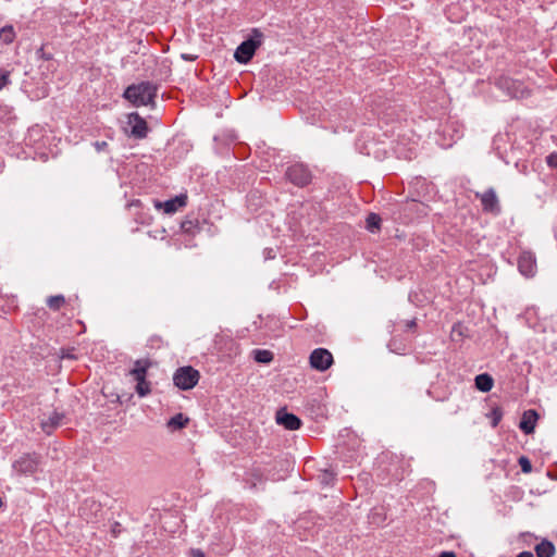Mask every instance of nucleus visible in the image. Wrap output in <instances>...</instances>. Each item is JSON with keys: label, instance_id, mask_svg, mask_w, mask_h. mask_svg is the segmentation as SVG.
<instances>
[{"label": "nucleus", "instance_id": "f257e3e1", "mask_svg": "<svg viewBox=\"0 0 557 557\" xmlns=\"http://www.w3.org/2000/svg\"><path fill=\"white\" fill-rule=\"evenodd\" d=\"M157 97V87L149 82L128 86L124 91V98L134 106H153Z\"/></svg>", "mask_w": 557, "mask_h": 557}, {"label": "nucleus", "instance_id": "f03ea898", "mask_svg": "<svg viewBox=\"0 0 557 557\" xmlns=\"http://www.w3.org/2000/svg\"><path fill=\"white\" fill-rule=\"evenodd\" d=\"M199 372L190 366L178 368L173 375V382L176 387L183 391L191 389L199 381Z\"/></svg>", "mask_w": 557, "mask_h": 557}, {"label": "nucleus", "instance_id": "7ed1b4c3", "mask_svg": "<svg viewBox=\"0 0 557 557\" xmlns=\"http://www.w3.org/2000/svg\"><path fill=\"white\" fill-rule=\"evenodd\" d=\"M262 45V37H248L235 50L234 58L238 63H248Z\"/></svg>", "mask_w": 557, "mask_h": 557}, {"label": "nucleus", "instance_id": "20e7f679", "mask_svg": "<svg viewBox=\"0 0 557 557\" xmlns=\"http://www.w3.org/2000/svg\"><path fill=\"white\" fill-rule=\"evenodd\" d=\"M287 178L297 186H306L311 182V173L309 169L300 163L290 165L286 171Z\"/></svg>", "mask_w": 557, "mask_h": 557}, {"label": "nucleus", "instance_id": "39448f33", "mask_svg": "<svg viewBox=\"0 0 557 557\" xmlns=\"http://www.w3.org/2000/svg\"><path fill=\"white\" fill-rule=\"evenodd\" d=\"M127 125L129 127L128 135L136 139H143L148 134L147 122L137 112L127 115Z\"/></svg>", "mask_w": 557, "mask_h": 557}, {"label": "nucleus", "instance_id": "423d86ee", "mask_svg": "<svg viewBox=\"0 0 557 557\" xmlns=\"http://www.w3.org/2000/svg\"><path fill=\"white\" fill-rule=\"evenodd\" d=\"M309 359L311 367L319 371H325L333 363L332 354L324 348L314 349Z\"/></svg>", "mask_w": 557, "mask_h": 557}, {"label": "nucleus", "instance_id": "0eeeda50", "mask_svg": "<svg viewBox=\"0 0 557 557\" xmlns=\"http://www.w3.org/2000/svg\"><path fill=\"white\" fill-rule=\"evenodd\" d=\"M476 197L481 200L483 211L493 214H498L500 212L499 201L493 188H490L482 194L476 193Z\"/></svg>", "mask_w": 557, "mask_h": 557}, {"label": "nucleus", "instance_id": "6e6552de", "mask_svg": "<svg viewBox=\"0 0 557 557\" xmlns=\"http://www.w3.org/2000/svg\"><path fill=\"white\" fill-rule=\"evenodd\" d=\"M518 269L527 277H532L536 273V259L531 251H523L518 259Z\"/></svg>", "mask_w": 557, "mask_h": 557}, {"label": "nucleus", "instance_id": "1a4fd4ad", "mask_svg": "<svg viewBox=\"0 0 557 557\" xmlns=\"http://www.w3.org/2000/svg\"><path fill=\"white\" fill-rule=\"evenodd\" d=\"M275 421L277 424L289 431H296L301 426V420L296 414L288 412L286 409H280L276 411Z\"/></svg>", "mask_w": 557, "mask_h": 557}, {"label": "nucleus", "instance_id": "9d476101", "mask_svg": "<svg viewBox=\"0 0 557 557\" xmlns=\"http://www.w3.org/2000/svg\"><path fill=\"white\" fill-rule=\"evenodd\" d=\"M38 460L35 456L24 455L13 463V469L21 474H32L37 470Z\"/></svg>", "mask_w": 557, "mask_h": 557}, {"label": "nucleus", "instance_id": "9b49d317", "mask_svg": "<svg viewBox=\"0 0 557 557\" xmlns=\"http://www.w3.org/2000/svg\"><path fill=\"white\" fill-rule=\"evenodd\" d=\"M497 85L512 98H523L528 94L521 83L510 78H500Z\"/></svg>", "mask_w": 557, "mask_h": 557}, {"label": "nucleus", "instance_id": "f8f14e48", "mask_svg": "<svg viewBox=\"0 0 557 557\" xmlns=\"http://www.w3.org/2000/svg\"><path fill=\"white\" fill-rule=\"evenodd\" d=\"M65 414L63 412L52 411L48 417L41 419L40 428L47 435H50L63 424Z\"/></svg>", "mask_w": 557, "mask_h": 557}, {"label": "nucleus", "instance_id": "ddd939ff", "mask_svg": "<svg viewBox=\"0 0 557 557\" xmlns=\"http://www.w3.org/2000/svg\"><path fill=\"white\" fill-rule=\"evenodd\" d=\"M187 203V195L181 194L175 196L172 199L164 201L163 203L158 202L156 205L157 208H163L165 213L172 214L175 213L178 209L185 207Z\"/></svg>", "mask_w": 557, "mask_h": 557}, {"label": "nucleus", "instance_id": "4468645a", "mask_svg": "<svg viewBox=\"0 0 557 557\" xmlns=\"http://www.w3.org/2000/svg\"><path fill=\"white\" fill-rule=\"evenodd\" d=\"M536 420H537L536 411L528 410L523 413L519 426L525 434H531L534 432Z\"/></svg>", "mask_w": 557, "mask_h": 557}, {"label": "nucleus", "instance_id": "2eb2a0df", "mask_svg": "<svg viewBox=\"0 0 557 557\" xmlns=\"http://www.w3.org/2000/svg\"><path fill=\"white\" fill-rule=\"evenodd\" d=\"M474 382L475 387L483 393L490 392L494 385L493 377L487 373L476 375Z\"/></svg>", "mask_w": 557, "mask_h": 557}, {"label": "nucleus", "instance_id": "dca6fc26", "mask_svg": "<svg viewBox=\"0 0 557 557\" xmlns=\"http://www.w3.org/2000/svg\"><path fill=\"white\" fill-rule=\"evenodd\" d=\"M555 546L549 541H542L535 546V553L537 557H553L555 555Z\"/></svg>", "mask_w": 557, "mask_h": 557}, {"label": "nucleus", "instance_id": "f3484780", "mask_svg": "<svg viewBox=\"0 0 557 557\" xmlns=\"http://www.w3.org/2000/svg\"><path fill=\"white\" fill-rule=\"evenodd\" d=\"M187 423L188 418L185 417L183 413H177L168 421L166 426L171 431H177L183 429Z\"/></svg>", "mask_w": 557, "mask_h": 557}, {"label": "nucleus", "instance_id": "a211bd4d", "mask_svg": "<svg viewBox=\"0 0 557 557\" xmlns=\"http://www.w3.org/2000/svg\"><path fill=\"white\" fill-rule=\"evenodd\" d=\"M148 363L146 361L137 360L135 367L132 369L131 374L134 380L145 379L147 375Z\"/></svg>", "mask_w": 557, "mask_h": 557}, {"label": "nucleus", "instance_id": "6ab92c4d", "mask_svg": "<svg viewBox=\"0 0 557 557\" xmlns=\"http://www.w3.org/2000/svg\"><path fill=\"white\" fill-rule=\"evenodd\" d=\"M252 354L255 360L260 363H269L273 359V354L267 349H255Z\"/></svg>", "mask_w": 557, "mask_h": 557}, {"label": "nucleus", "instance_id": "aec40b11", "mask_svg": "<svg viewBox=\"0 0 557 557\" xmlns=\"http://www.w3.org/2000/svg\"><path fill=\"white\" fill-rule=\"evenodd\" d=\"M65 304V298L63 295H54L47 298V306L53 310H60Z\"/></svg>", "mask_w": 557, "mask_h": 557}, {"label": "nucleus", "instance_id": "412c9836", "mask_svg": "<svg viewBox=\"0 0 557 557\" xmlns=\"http://www.w3.org/2000/svg\"><path fill=\"white\" fill-rule=\"evenodd\" d=\"M366 222H367V230L374 233L375 231H377L380 228L381 218H380V215H377L375 213H370L367 216Z\"/></svg>", "mask_w": 557, "mask_h": 557}, {"label": "nucleus", "instance_id": "4be33fe9", "mask_svg": "<svg viewBox=\"0 0 557 557\" xmlns=\"http://www.w3.org/2000/svg\"><path fill=\"white\" fill-rule=\"evenodd\" d=\"M137 382L136 384V393L144 397L150 393V383L145 379H138L135 380Z\"/></svg>", "mask_w": 557, "mask_h": 557}, {"label": "nucleus", "instance_id": "5701e85b", "mask_svg": "<svg viewBox=\"0 0 557 557\" xmlns=\"http://www.w3.org/2000/svg\"><path fill=\"white\" fill-rule=\"evenodd\" d=\"M518 463L521 467L522 472L530 473L532 471V465L528 457L521 456Z\"/></svg>", "mask_w": 557, "mask_h": 557}, {"label": "nucleus", "instance_id": "b1692460", "mask_svg": "<svg viewBox=\"0 0 557 557\" xmlns=\"http://www.w3.org/2000/svg\"><path fill=\"white\" fill-rule=\"evenodd\" d=\"M546 163L548 166L556 169L557 168V152H553L547 156Z\"/></svg>", "mask_w": 557, "mask_h": 557}, {"label": "nucleus", "instance_id": "393cba45", "mask_svg": "<svg viewBox=\"0 0 557 557\" xmlns=\"http://www.w3.org/2000/svg\"><path fill=\"white\" fill-rule=\"evenodd\" d=\"M333 480H334V474L330 471H325L321 476L322 483H325V484H330Z\"/></svg>", "mask_w": 557, "mask_h": 557}, {"label": "nucleus", "instance_id": "a878e982", "mask_svg": "<svg viewBox=\"0 0 557 557\" xmlns=\"http://www.w3.org/2000/svg\"><path fill=\"white\" fill-rule=\"evenodd\" d=\"M107 147H108L107 141H96V143H95V148H96V150H97V151H102V150H104Z\"/></svg>", "mask_w": 557, "mask_h": 557}, {"label": "nucleus", "instance_id": "bb28decb", "mask_svg": "<svg viewBox=\"0 0 557 557\" xmlns=\"http://www.w3.org/2000/svg\"><path fill=\"white\" fill-rule=\"evenodd\" d=\"M190 556L191 557H205V553L201 549L194 548V549H190Z\"/></svg>", "mask_w": 557, "mask_h": 557}, {"label": "nucleus", "instance_id": "cd10ccee", "mask_svg": "<svg viewBox=\"0 0 557 557\" xmlns=\"http://www.w3.org/2000/svg\"><path fill=\"white\" fill-rule=\"evenodd\" d=\"M182 58L186 61H195L198 58V54L182 53Z\"/></svg>", "mask_w": 557, "mask_h": 557}, {"label": "nucleus", "instance_id": "c85d7f7f", "mask_svg": "<svg viewBox=\"0 0 557 557\" xmlns=\"http://www.w3.org/2000/svg\"><path fill=\"white\" fill-rule=\"evenodd\" d=\"M8 83V75L0 72V89H2Z\"/></svg>", "mask_w": 557, "mask_h": 557}, {"label": "nucleus", "instance_id": "c756f323", "mask_svg": "<svg viewBox=\"0 0 557 557\" xmlns=\"http://www.w3.org/2000/svg\"><path fill=\"white\" fill-rule=\"evenodd\" d=\"M493 413H494L493 426H496L498 424L499 420H500L502 414L498 413L496 410Z\"/></svg>", "mask_w": 557, "mask_h": 557}, {"label": "nucleus", "instance_id": "7c9ffc66", "mask_svg": "<svg viewBox=\"0 0 557 557\" xmlns=\"http://www.w3.org/2000/svg\"><path fill=\"white\" fill-rule=\"evenodd\" d=\"M437 557H457L454 552H442Z\"/></svg>", "mask_w": 557, "mask_h": 557}, {"label": "nucleus", "instance_id": "2f4dec72", "mask_svg": "<svg viewBox=\"0 0 557 557\" xmlns=\"http://www.w3.org/2000/svg\"><path fill=\"white\" fill-rule=\"evenodd\" d=\"M7 32L12 33L13 32V27L12 26H3V27L0 28V35L5 34Z\"/></svg>", "mask_w": 557, "mask_h": 557}, {"label": "nucleus", "instance_id": "473e14b6", "mask_svg": "<svg viewBox=\"0 0 557 557\" xmlns=\"http://www.w3.org/2000/svg\"><path fill=\"white\" fill-rule=\"evenodd\" d=\"M516 557H534L531 552L524 550L519 553Z\"/></svg>", "mask_w": 557, "mask_h": 557}, {"label": "nucleus", "instance_id": "72a5a7b5", "mask_svg": "<svg viewBox=\"0 0 557 557\" xmlns=\"http://www.w3.org/2000/svg\"><path fill=\"white\" fill-rule=\"evenodd\" d=\"M191 224H193V223H191V221L183 222V223H182V228H183L184 231H189V228H190Z\"/></svg>", "mask_w": 557, "mask_h": 557}, {"label": "nucleus", "instance_id": "f704fd0d", "mask_svg": "<svg viewBox=\"0 0 557 557\" xmlns=\"http://www.w3.org/2000/svg\"><path fill=\"white\" fill-rule=\"evenodd\" d=\"M406 326H407L408 329H412V327H414V326H416V320H410V321H408V322H407V324H406Z\"/></svg>", "mask_w": 557, "mask_h": 557}, {"label": "nucleus", "instance_id": "c9c22d12", "mask_svg": "<svg viewBox=\"0 0 557 557\" xmlns=\"http://www.w3.org/2000/svg\"><path fill=\"white\" fill-rule=\"evenodd\" d=\"M250 35L258 36V35H262V34L257 28H252Z\"/></svg>", "mask_w": 557, "mask_h": 557}]
</instances>
